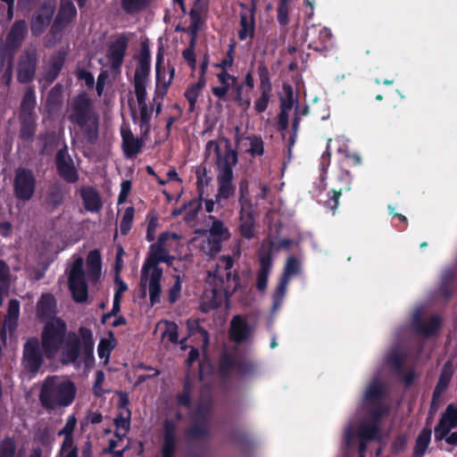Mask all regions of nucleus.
<instances>
[{
    "mask_svg": "<svg viewBox=\"0 0 457 457\" xmlns=\"http://www.w3.org/2000/svg\"><path fill=\"white\" fill-rule=\"evenodd\" d=\"M237 153L228 151L227 155L219 162L217 167L218 192L215 195V202L220 204L236 194V186L233 184V167L237 163Z\"/></svg>",
    "mask_w": 457,
    "mask_h": 457,
    "instance_id": "6",
    "label": "nucleus"
},
{
    "mask_svg": "<svg viewBox=\"0 0 457 457\" xmlns=\"http://www.w3.org/2000/svg\"><path fill=\"white\" fill-rule=\"evenodd\" d=\"M343 193V188L338 189H331L328 193V199L325 202L324 205L327 209L330 210L333 214H335L338 204H339V197Z\"/></svg>",
    "mask_w": 457,
    "mask_h": 457,
    "instance_id": "58",
    "label": "nucleus"
},
{
    "mask_svg": "<svg viewBox=\"0 0 457 457\" xmlns=\"http://www.w3.org/2000/svg\"><path fill=\"white\" fill-rule=\"evenodd\" d=\"M207 282L212 287L214 295L223 294L226 299L230 298L237 290L245 287L241 284L237 272L227 271L226 274H222L219 266L212 273L209 272Z\"/></svg>",
    "mask_w": 457,
    "mask_h": 457,
    "instance_id": "8",
    "label": "nucleus"
},
{
    "mask_svg": "<svg viewBox=\"0 0 457 457\" xmlns=\"http://www.w3.org/2000/svg\"><path fill=\"white\" fill-rule=\"evenodd\" d=\"M61 454L62 457H78L77 447L74 445L73 439L63 440Z\"/></svg>",
    "mask_w": 457,
    "mask_h": 457,
    "instance_id": "63",
    "label": "nucleus"
},
{
    "mask_svg": "<svg viewBox=\"0 0 457 457\" xmlns=\"http://www.w3.org/2000/svg\"><path fill=\"white\" fill-rule=\"evenodd\" d=\"M163 61V54L162 47L159 48V51L156 54V63H155V76H156V89L155 96L154 100L156 98H161L162 100L167 95L168 89L172 82V79L175 76V67L169 66L168 67V74L169 78L166 79L167 72L165 68L162 65Z\"/></svg>",
    "mask_w": 457,
    "mask_h": 457,
    "instance_id": "16",
    "label": "nucleus"
},
{
    "mask_svg": "<svg viewBox=\"0 0 457 457\" xmlns=\"http://www.w3.org/2000/svg\"><path fill=\"white\" fill-rule=\"evenodd\" d=\"M174 259V256L170 255L164 247L149 248L141 270V284L144 285L148 280L149 271H154L155 269L162 270L158 266L160 262L171 265Z\"/></svg>",
    "mask_w": 457,
    "mask_h": 457,
    "instance_id": "14",
    "label": "nucleus"
},
{
    "mask_svg": "<svg viewBox=\"0 0 457 457\" xmlns=\"http://www.w3.org/2000/svg\"><path fill=\"white\" fill-rule=\"evenodd\" d=\"M44 351L37 337H31L23 345L22 365L31 373H37L44 362Z\"/></svg>",
    "mask_w": 457,
    "mask_h": 457,
    "instance_id": "12",
    "label": "nucleus"
},
{
    "mask_svg": "<svg viewBox=\"0 0 457 457\" xmlns=\"http://www.w3.org/2000/svg\"><path fill=\"white\" fill-rule=\"evenodd\" d=\"M453 375V365L452 361H446L441 370L437 383L435 386L432 399L437 400L448 388Z\"/></svg>",
    "mask_w": 457,
    "mask_h": 457,
    "instance_id": "30",
    "label": "nucleus"
},
{
    "mask_svg": "<svg viewBox=\"0 0 457 457\" xmlns=\"http://www.w3.org/2000/svg\"><path fill=\"white\" fill-rule=\"evenodd\" d=\"M331 31L328 28L316 25L308 26L303 34V42L309 49L322 53L327 50V43L331 38Z\"/></svg>",
    "mask_w": 457,
    "mask_h": 457,
    "instance_id": "19",
    "label": "nucleus"
},
{
    "mask_svg": "<svg viewBox=\"0 0 457 457\" xmlns=\"http://www.w3.org/2000/svg\"><path fill=\"white\" fill-rule=\"evenodd\" d=\"M205 403L206 402H189V401L182 402V403L188 409L195 408V407H197L199 409L198 412L195 413V420H197L198 419L204 420L205 415L208 412V408L205 405L204 406V404H200V403ZM206 432H207V426H206L205 421L200 420L199 423L195 422V424H194L190 428L188 434H189V436L192 438H200L203 436H204L206 434Z\"/></svg>",
    "mask_w": 457,
    "mask_h": 457,
    "instance_id": "24",
    "label": "nucleus"
},
{
    "mask_svg": "<svg viewBox=\"0 0 457 457\" xmlns=\"http://www.w3.org/2000/svg\"><path fill=\"white\" fill-rule=\"evenodd\" d=\"M175 425L167 420L164 425V443L162 446V457H173L176 449Z\"/></svg>",
    "mask_w": 457,
    "mask_h": 457,
    "instance_id": "39",
    "label": "nucleus"
},
{
    "mask_svg": "<svg viewBox=\"0 0 457 457\" xmlns=\"http://www.w3.org/2000/svg\"><path fill=\"white\" fill-rule=\"evenodd\" d=\"M210 219H212V224L210 228V236L211 238H220L227 240L230 237L229 230L227 227H225L223 221L215 219L213 216H210Z\"/></svg>",
    "mask_w": 457,
    "mask_h": 457,
    "instance_id": "48",
    "label": "nucleus"
},
{
    "mask_svg": "<svg viewBox=\"0 0 457 457\" xmlns=\"http://www.w3.org/2000/svg\"><path fill=\"white\" fill-rule=\"evenodd\" d=\"M289 0H279L277 8V20L281 26H286L289 22Z\"/></svg>",
    "mask_w": 457,
    "mask_h": 457,
    "instance_id": "56",
    "label": "nucleus"
},
{
    "mask_svg": "<svg viewBox=\"0 0 457 457\" xmlns=\"http://www.w3.org/2000/svg\"><path fill=\"white\" fill-rule=\"evenodd\" d=\"M113 347L114 345H112L111 341H109L108 339H101L97 347L99 358L105 359V361H108Z\"/></svg>",
    "mask_w": 457,
    "mask_h": 457,
    "instance_id": "62",
    "label": "nucleus"
},
{
    "mask_svg": "<svg viewBox=\"0 0 457 457\" xmlns=\"http://www.w3.org/2000/svg\"><path fill=\"white\" fill-rule=\"evenodd\" d=\"M235 47L236 42L233 41L228 45L226 57L223 58L220 62L214 63L213 66L220 70H228V68L232 67L235 60Z\"/></svg>",
    "mask_w": 457,
    "mask_h": 457,
    "instance_id": "55",
    "label": "nucleus"
},
{
    "mask_svg": "<svg viewBox=\"0 0 457 457\" xmlns=\"http://www.w3.org/2000/svg\"><path fill=\"white\" fill-rule=\"evenodd\" d=\"M66 57L67 53L65 50H58L51 55L49 63L43 73V78L48 85L52 84L59 77Z\"/></svg>",
    "mask_w": 457,
    "mask_h": 457,
    "instance_id": "25",
    "label": "nucleus"
},
{
    "mask_svg": "<svg viewBox=\"0 0 457 457\" xmlns=\"http://www.w3.org/2000/svg\"><path fill=\"white\" fill-rule=\"evenodd\" d=\"M129 46V37L122 33L112 42L107 50V58L112 71H120Z\"/></svg>",
    "mask_w": 457,
    "mask_h": 457,
    "instance_id": "21",
    "label": "nucleus"
},
{
    "mask_svg": "<svg viewBox=\"0 0 457 457\" xmlns=\"http://www.w3.org/2000/svg\"><path fill=\"white\" fill-rule=\"evenodd\" d=\"M76 393V386L71 380L47 376L41 386L38 400H74Z\"/></svg>",
    "mask_w": 457,
    "mask_h": 457,
    "instance_id": "7",
    "label": "nucleus"
},
{
    "mask_svg": "<svg viewBox=\"0 0 457 457\" xmlns=\"http://www.w3.org/2000/svg\"><path fill=\"white\" fill-rule=\"evenodd\" d=\"M457 427V406L449 404L435 428V440L443 439L453 446H457V432L450 431Z\"/></svg>",
    "mask_w": 457,
    "mask_h": 457,
    "instance_id": "10",
    "label": "nucleus"
},
{
    "mask_svg": "<svg viewBox=\"0 0 457 457\" xmlns=\"http://www.w3.org/2000/svg\"><path fill=\"white\" fill-rule=\"evenodd\" d=\"M387 391L386 384L378 376L374 377L366 388L362 400H383Z\"/></svg>",
    "mask_w": 457,
    "mask_h": 457,
    "instance_id": "35",
    "label": "nucleus"
},
{
    "mask_svg": "<svg viewBox=\"0 0 457 457\" xmlns=\"http://www.w3.org/2000/svg\"><path fill=\"white\" fill-rule=\"evenodd\" d=\"M16 452L15 441L5 437L0 442V457H14Z\"/></svg>",
    "mask_w": 457,
    "mask_h": 457,
    "instance_id": "60",
    "label": "nucleus"
},
{
    "mask_svg": "<svg viewBox=\"0 0 457 457\" xmlns=\"http://www.w3.org/2000/svg\"><path fill=\"white\" fill-rule=\"evenodd\" d=\"M121 135L124 155L127 158H133L137 156L144 145L143 140L138 137H135L130 130L122 132Z\"/></svg>",
    "mask_w": 457,
    "mask_h": 457,
    "instance_id": "33",
    "label": "nucleus"
},
{
    "mask_svg": "<svg viewBox=\"0 0 457 457\" xmlns=\"http://www.w3.org/2000/svg\"><path fill=\"white\" fill-rule=\"evenodd\" d=\"M150 0H121V7L126 13H135L145 10Z\"/></svg>",
    "mask_w": 457,
    "mask_h": 457,
    "instance_id": "52",
    "label": "nucleus"
},
{
    "mask_svg": "<svg viewBox=\"0 0 457 457\" xmlns=\"http://www.w3.org/2000/svg\"><path fill=\"white\" fill-rule=\"evenodd\" d=\"M77 16V8L71 0H60L58 12L51 27L53 34L62 32Z\"/></svg>",
    "mask_w": 457,
    "mask_h": 457,
    "instance_id": "22",
    "label": "nucleus"
},
{
    "mask_svg": "<svg viewBox=\"0 0 457 457\" xmlns=\"http://www.w3.org/2000/svg\"><path fill=\"white\" fill-rule=\"evenodd\" d=\"M284 96L280 97V110L289 112L295 103L294 89L293 87L288 83L282 85Z\"/></svg>",
    "mask_w": 457,
    "mask_h": 457,
    "instance_id": "51",
    "label": "nucleus"
},
{
    "mask_svg": "<svg viewBox=\"0 0 457 457\" xmlns=\"http://www.w3.org/2000/svg\"><path fill=\"white\" fill-rule=\"evenodd\" d=\"M36 186L37 179L32 170L25 167L15 170L12 187L17 200L29 201L36 192Z\"/></svg>",
    "mask_w": 457,
    "mask_h": 457,
    "instance_id": "9",
    "label": "nucleus"
},
{
    "mask_svg": "<svg viewBox=\"0 0 457 457\" xmlns=\"http://www.w3.org/2000/svg\"><path fill=\"white\" fill-rule=\"evenodd\" d=\"M205 150H206V152H211L212 150H213L214 153L216 154V161H215L216 167H219V162L220 160H222L227 155L228 151H234L231 148V145L228 143V145H226V149H225L224 153L222 154L220 152V147L219 144L214 140H210L207 142Z\"/></svg>",
    "mask_w": 457,
    "mask_h": 457,
    "instance_id": "59",
    "label": "nucleus"
},
{
    "mask_svg": "<svg viewBox=\"0 0 457 457\" xmlns=\"http://www.w3.org/2000/svg\"><path fill=\"white\" fill-rule=\"evenodd\" d=\"M37 55L35 50L21 55L17 67V79L21 84L31 82L36 75Z\"/></svg>",
    "mask_w": 457,
    "mask_h": 457,
    "instance_id": "20",
    "label": "nucleus"
},
{
    "mask_svg": "<svg viewBox=\"0 0 457 457\" xmlns=\"http://www.w3.org/2000/svg\"><path fill=\"white\" fill-rule=\"evenodd\" d=\"M206 81L197 80L187 87L184 93V96L189 104L188 111L193 112L195 109L197 99L200 96L201 91L205 87Z\"/></svg>",
    "mask_w": 457,
    "mask_h": 457,
    "instance_id": "46",
    "label": "nucleus"
},
{
    "mask_svg": "<svg viewBox=\"0 0 457 457\" xmlns=\"http://www.w3.org/2000/svg\"><path fill=\"white\" fill-rule=\"evenodd\" d=\"M88 277L92 281L99 278L102 270L101 254L98 250L89 252L87 258Z\"/></svg>",
    "mask_w": 457,
    "mask_h": 457,
    "instance_id": "44",
    "label": "nucleus"
},
{
    "mask_svg": "<svg viewBox=\"0 0 457 457\" xmlns=\"http://www.w3.org/2000/svg\"><path fill=\"white\" fill-rule=\"evenodd\" d=\"M61 104V85H55L48 93L46 108L51 112Z\"/></svg>",
    "mask_w": 457,
    "mask_h": 457,
    "instance_id": "53",
    "label": "nucleus"
},
{
    "mask_svg": "<svg viewBox=\"0 0 457 457\" xmlns=\"http://www.w3.org/2000/svg\"><path fill=\"white\" fill-rule=\"evenodd\" d=\"M67 324L60 317L47 320L41 333V345L45 356L48 359L54 357L62 349L67 336Z\"/></svg>",
    "mask_w": 457,
    "mask_h": 457,
    "instance_id": "5",
    "label": "nucleus"
},
{
    "mask_svg": "<svg viewBox=\"0 0 457 457\" xmlns=\"http://www.w3.org/2000/svg\"><path fill=\"white\" fill-rule=\"evenodd\" d=\"M69 120L77 125L89 145H95L99 137V117L94 111L92 99L82 91L71 102Z\"/></svg>",
    "mask_w": 457,
    "mask_h": 457,
    "instance_id": "2",
    "label": "nucleus"
},
{
    "mask_svg": "<svg viewBox=\"0 0 457 457\" xmlns=\"http://www.w3.org/2000/svg\"><path fill=\"white\" fill-rule=\"evenodd\" d=\"M135 209L133 206H129L126 208L122 219L120 223V229L121 235H127L131 229L133 219H134Z\"/></svg>",
    "mask_w": 457,
    "mask_h": 457,
    "instance_id": "54",
    "label": "nucleus"
},
{
    "mask_svg": "<svg viewBox=\"0 0 457 457\" xmlns=\"http://www.w3.org/2000/svg\"><path fill=\"white\" fill-rule=\"evenodd\" d=\"M56 300L50 293L42 294L37 303V314L40 320L52 319L55 314Z\"/></svg>",
    "mask_w": 457,
    "mask_h": 457,
    "instance_id": "32",
    "label": "nucleus"
},
{
    "mask_svg": "<svg viewBox=\"0 0 457 457\" xmlns=\"http://www.w3.org/2000/svg\"><path fill=\"white\" fill-rule=\"evenodd\" d=\"M163 274L162 270L155 269L148 275L149 279V298L151 305H154L160 303L161 300V279Z\"/></svg>",
    "mask_w": 457,
    "mask_h": 457,
    "instance_id": "40",
    "label": "nucleus"
},
{
    "mask_svg": "<svg viewBox=\"0 0 457 457\" xmlns=\"http://www.w3.org/2000/svg\"><path fill=\"white\" fill-rule=\"evenodd\" d=\"M195 175L196 189L199 198L194 199L188 203V206L191 208L194 214H197L201 210L204 187H207L211 181V177L207 175V170L205 167H199L195 171Z\"/></svg>",
    "mask_w": 457,
    "mask_h": 457,
    "instance_id": "29",
    "label": "nucleus"
},
{
    "mask_svg": "<svg viewBox=\"0 0 457 457\" xmlns=\"http://www.w3.org/2000/svg\"><path fill=\"white\" fill-rule=\"evenodd\" d=\"M247 139L250 141V148L248 153L252 156H262L264 154V143L261 137L252 136L248 137Z\"/></svg>",
    "mask_w": 457,
    "mask_h": 457,
    "instance_id": "57",
    "label": "nucleus"
},
{
    "mask_svg": "<svg viewBox=\"0 0 457 457\" xmlns=\"http://www.w3.org/2000/svg\"><path fill=\"white\" fill-rule=\"evenodd\" d=\"M299 270H300L299 261L295 256H291L287 260V263L285 265L282 277L287 278V279H290V277L296 275L299 272Z\"/></svg>",
    "mask_w": 457,
    "mask_h": 457,
    "instance_id": "61",
    "label": "nucleus"
},
{
    "mask_svg": "<svg viewBox=\"0 0 457 457\" xmlns=\"http://www.w3.org/2000/svg\"><path fill=\"white\" fill-rule=\"evenodd\" d=\"M55 166L58 175L67 183H76L79 177L74 165V162L68 152V146L64 145L55 154Z\"/></svg>",
    "mask_w": 457,
    "mask_h": 457,
    "instance_id": "15",
    "label": "nucleus"
},
{
    "mask_svg": "<svg viewBox=\"0 0 457 457\" xmlns=\"http://www.w3.org/2000/svg\"><path fill=\"white\" fill-rule=\"evenodd\" d=\"M255 6L250 10V14L245 12L240 13V29L238 31V38L241 41L245 40L247 37L253 38L255 31V21H254Z\"/></svg>",
    "mask_w": 457,
    "mask_h": 457,
    "instance_id": "34",
    "label": "nucleus"
},
{
    "mask_svg": "<svg viewBox=\"0 0 457 457\" xmlns=\"http://www.w3.org/2000/svg\"><path fill=\"white\" fill-rule=\"evenodd\" d=\"M36 104V95L33 87H28L24 93V96L21 104V113L20 114H30L33 115V110Z\"/></svg>",
    "mask_w": 457,
    "mask_h": 457,
    "instance_id": "49",
    "label": "nucleus"
},
{
    "mask_svg": "<svg viewBox=\"0 0 457 457\" xmlns=\"http://www.w3.org/2000/svg\"><path fill=\"white\" fill-rule=\"evenodd\" d=\"M20 138L26 142L32 141L37 130L34 116L30 114H20Z\"/></svg>",
    "mask_w": 457,
    "mask_h": 457,
    "instance_id": "41",
    "label": "nucleus"
},
{
    "mask_svg": "<svg viewBox=\"0 0 457 457\" xmlns=\"http://www.w3.org/2000/svg\"><path fill=\"white\" fill-rule=\"evenodd\" d=\"M151 71V64L138 62L134 75V89L136 96L146 94V82Z\"/></svg>",
    "mask_w": 457,
    "mask_h": 457,
    "instance_id": "31",
    "label": "nucleus"
},
{
    "mask_svg": "<svg viewBox=\"0 0 457 457\" xmlns=\"http://www.w3.org/2000/svg\"><path fill=\"white\" fill-rule=\"evenodd\" d=\"M146 96H136L140 112L139 128L143 137H147L151 130V112L146 104Z\"/></svg>",
    "mask_w": 457,
    "mask_h": 457,
    "instance_id": "36",
    "label": "nucleus"
},
{
    "mask_svg": "<svg viewBox=\"0 0 457 457\" xmlns=\"http://www.w3.org/2000/svg\"><path fill=\"white\" fill-rule=\"evenodd\" d=\"M54 0H44L31 19V32L35 36L43 34L50 25L55 12Z\"/></svg>",
    "mask_w": 457,
    "mask_h": 457,
    "instance_id": "17",
    "label": "nucleus"
},
{
    "mask_svg": "<svg viewBox=\"0 0 457 457\" xmlns=\"http://www.w3.org/2000/svg\"><path fill=\"white\" fill-rule=\"evenodd\" d=\"M251 334V327L245 318L236 315L230 323L229 337L236 343L245 342Z\"/></svg>",
    "mask_w": 457,
    "mask_h": 457,
    "instance_id": "27",
    "label": "nucleus"
},
{
    "mask_svg": "<svg viewBox=\"0 0 457 457\" xmlns=\"http://www.w3.org/2000/svg\"><path fill=\"white\" fill-rule=\"evenodd\" d=\"M69 288L76 303H85L88 297V287L83 270V260L74 261L69 274Z\"/></svg>",
    "mask_w": 457,
    "mask_h": 457,
    "instance_id": "11",
    "label": "nucleus"
},
{
    "mask_svg": "<svg viewBox=\"0 0 457 457\" xmlns=\"http://www.w3.org/2000/svg\"><path fill=\"white\" fill-rule=\"evenodd\" d=\"M46 200L48 204L54 208L58 207L63 203L64 195L60 185L54 184L50 187Z\"/></svg>",
    "mask_w": 457,
    "mask_h": 457,
    "instance_id": "50",
    "label": "nucleus"
},
{
    "mask_svg": "<svg viewBox=\"0 0 457 457\" xmlns=\"http://www.w3.org/2000/svg\"><path fill=\"white\" fill-rule=\"evenodd\" d=\"M411 325L418 333L428 337L436 335L441 328L442 320L440 317L434 315L425 322L420 312L417 311L412 315Z\"/></svg>",
    "mask_w": 457,
    "mask_h": 457,
    "instance_id": "23",
    "label": "nucleus"
},
{
    "mask_svg": "<svg viewBox=\"0 0 457 457\" xmlns=\"http://www.w3.org/2000/svg\"><path fill=\"white\" fill-rule=\"evenodd\" d=\"M274 243L270 241L268 245L262 244L258 251L260 269L257 272L256 287L260 292H264L268 286L269 275L272 268V251Z\"/></svg>",
    "mask_w": 457,
    "mask_h": 457,
    "instance_id": "13",
    "label": "nucleus"
},
{
    "mask_svg": "<svg viewBox=\"0 0 457 457\" xmlns=\"http://www.w3.org/2000/svg\"><path fill=\"white\" fill-rule=\"evenodd\" d=\"M26 34V21L24 20L15 21L6 36L4 45L14 53L22 45Z\"/></svg>",
    "mask_w": 457,
    "mask_h": 457,
    "instance_id": "26",
    "label": "nucleus"
},
{
    "mask_svg": "<svg viewBox=\"0 0 457 457\" xmlns=\"http://www.w3.org/2000/svg\"><path fill=\"white\" fill-rule=\"evenodd\" d=\"M94 345L93 333L88 328L80 327L79 334L68 332L62 347V363H74L80 355L86 362L94 360Z\"/></svg>",
    "mask_w": 457,
    "mask_h": 457,
    "instance_id": "3",
    "label": "nucleus"
},
{
    "mask_svg": "<svg viewBox=\"0 0 457 457\" xmlns=\"http://www.w3.org/2000/svg\"><path fill=\"white\" fill-rule=\"evenodd\" d=\"M431 429L424 428L416 439V444L413 450L414 457H422L430 443Z\"/></svg>",
    "mask_w": 457,
    "mask_h": 457,
    "instance_id": "47",
    "label": "nucleus"
},
{
    "mask_svg": "<svg viewBox=\"0 0 457 457\" xmlns=\"http://www.w3.org/2000/svg\"><path fill=\"white\" fill-rule=\"evenodd\" d=\"M388 413L384 402H364L357 412V425L348 424L345 429L344 443L351 446L356 437L361 439L359 445L360 456H364L366 441L375 439L380 431V422Z\"/></svg>",
    "mask_w": 457,
    "mask_h": 457,
    "instance_id": "1",
    "label": "nucleus"
},
{
    "mask_svg": "<svg viewBox=\"0 0 457 457\" xmlns=\"http://www.w3.org/2000/svg\"><path fill=\"white\" fill-rule=\"evenodd\" d=\"M385 361L386 364L398 374L403 373V366L406 361L405 353L400 347L391 348L386 354Z\"/></svg>",
    "mask_w": 457,
    "mask_h": 457,
    "instance_id": "38",
    "label": "nucleus"
},
{
    "mask_svg": "<svg viewBox=\"0 0 457 457\" xmlns=\"http://www.w3.org/2000/svg\"><path fill=\"white\" fill-rule=\"evenodd\" d=\"M20 301L17 299H11L8 303L7 314L4 318V327L7 328L10 333L16 330L17 321L20 316Z\"/></svg>",
    "mask_w": 457,
    "mask_h": 457,
    "instance_id": "43",
    "label": "nucleus"
},
{
    "mask_svg": "<svg viewBox=\"0 0 457 457\" xmlns=\"http://www.w3.org/2000/svg\"><path fill=\"white\" fill-rule=\"evenodd\" d=\"M239 232L242 237L252 239L254 237L255 219L252 211L245 212L244 209L240 212Z\"/></svg>",
    "mask_w": 457,
    "mask_h": 457,
    "instance_id": "42",
    "label": "nucleus"
},
{
    "mask_svg": "<svg viewBox=\"0 0 457 457\" xmlns=\"http://www.w3.org/2000/svg\"><path fill=\"white\" fill-rule=\"evenodd\" d=\"M129 402H120V414L115 418V425L117 427L116 436L119 439L123 438L129 428V420H130V411L128 408Z\"/></svg>",
    "mask_w": 457,
    "mask_h": 457,
    "instance_id": "37",
    "label": "nucleus"
},
{
    "mask_svg": "<svg viewBox=\"0 0 457 457\" xmlns=\"http://www.w3.org/2000/svg\"><path fill=\"white\" fill-rule=\"evenodd\" d=\"M258 76L260 79V96L254 102V110L257 113L264 112L269 105L272 96V85L268 67L262 62L258 66Z\"/></svg>",
    "mask_w": 457,
    "mask_h": 457,
    "instance_id": "18",
    "label": "nucleus"
},
{
    "mask_svg": "<svg viewBox=\"0 0 457 457\" xmlns=\"http://www.w3.org/2000/svg\"><path fill=\"white\" fill-rule=\"evenodd\" d=\"M79 194L85 209L90 212H98L103 208L99 192L91 186H82Z\"/></svg>",
    "mask_w": 457,
    "mask_h": 457,
    "instance_id": "28",
    "label": "nucleus"
},
{
    "mask_svg": "<svg viewBox=\"0 0 457 457\" xmlns=\"http://www.w3.org/2000/svg\"><path fill=\"white\" fill-rule=\"evenodd\" d=\"M200 0H196L194 4V6L191 8L189 12V18H190V26L188 28V33L190 36V38H195L197 37L198 31L200 30L202 25H203V20L201 15V9L198 6Z\"/></svg>",
    "mask_w": 457,
    "mask_h": 457,
    "instance_id": "45",
    "label": "nucleus"
},
{
    "mask_svg": "<svg viewBox=\"0 0 457 457\" xmlns=\"http://www.w3.org/2000/svg\"><path fill=\"white\" fill-rule=\"evenodd\" d=\"M75 74H76L78 80L85 81V84L88 88H92L94 87L95 78H94V75L92 74V72H90L85 69L78 68L76 70Z\"/></svg>",
    "mask_w": 457,
    "mask_h": 457,
    "instance_id": "64",
    "label": "nucleus"
},
{
    "mask_svg": "<svg viewBox=\"0 0 457 457\" xmlns=\"http://www.w3.org/2000/svg\"><path fill=\"white\" fill-rule=\"evenodd\" d=\"M219 374L222 378H228L233 372L241 378L253 377L258 373L257 361L239 355L237 352L222 351L218 362Z\"/></svg>",
    "mask_w": 457,
    "mask_h": 457,
    "instance_id": "4",
    "label": "nucleus"
}]
</instances>
